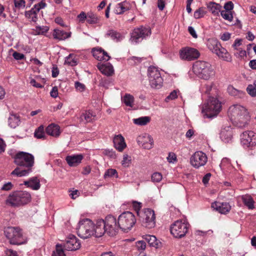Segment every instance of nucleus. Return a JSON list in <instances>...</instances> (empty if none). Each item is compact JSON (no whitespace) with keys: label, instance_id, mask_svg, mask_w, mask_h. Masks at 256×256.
Masks as SVG:
<instances>
[{"label":"nucleus","instance_id":"nucleus-1","mask_svg":"<svg viewBox=\"0 0 256 256\" xmlns=\"http://www.w3.org/2000/svg\"><path fill=\"white\" fill-rule=\"evenodd\" d=\"M228 116L231 121L238 127L244 128L248 124L250 116L243 106L235 104L228 109Z\"/></svg>","mask_w":256,"mask_h":256},{"label":"nucleus","instance_id":"nucleus-2","mask_svg":"<svg viewBox=\"0 0 256 256\" xmlns=\"http://www.w3.org/2000/svg\"><path fill=\"white\" fill-rule=\"evenodd\" d=\"M120 229L118 220L114 216L108 215L105 220H97V234L102 236L105 233L110 236L116 235Z\"/></svg>","mask_w":256,"mask_h":256},{"label":"nucleus","instance_id":"nucleus-3","mask_svg":"<svg viewBox=\"0 0 256 256\" xmlns=\"http://www.w3.org/2000/svg\"><path fill=\"white\" fill-rule=\"evenodd\" d=\"M78 236L83 239L88 238L92 236L100 238L97 234V220L94 223L89 218L81 219L77 228Z\"/></svg>","mask_w":256,"mask_h":256},{"label":"nucleus","instance_id":"nucleus-4","mask_svg":"<svg viewBox=\"0 0 256 256\" xmlns=\"http://www.w3.org/2000/svg\"><path fill=\"white\" fill-rule=\"evenodd\" d=\"M193 72L200 78L209 80L214 75V70L212 64L206 61L197 60L192 66Z\"/></svg>","mask_w":256,"mask_h":256},{"label":"nucleus","instance_id":"nucleus-5","mask_svg":"<svg viewBox=\"0 0 256 256\" xmlns=\"http://www.w3.org/2000/svg\"><path fill=\"white\" fill-rule=\"evenodd\" d=\"M221 108L222 105L219 100L216 97L209 96L202 106V112L204 118H212L218 114Z\"/></svg>","mask_w":256,"mask_h":256},{"label":"nucleus","instance_id":"nucleus-6","mask_svg":"<svg viewBox=\"0 0 256 256\" xmlns=\"http://www.w3.org/2000/svg\"><path fill=\"white\" fill-rule=\"evenodd\" d=\"M4 234L10 244L20 245L26 244L27 242V238L24 234L20 227H7L4 230Z\"/></svg>","mask_w":256,"mask_h":256},{"label":"nucleus","instance_id":"nucleus-7","mask_svg":"<svg viewBox=\"0 0 256 256\" xmlns=\"http://www.w3.org/2000/svg\"><path fill=\"white\" fill-rule=\"evenodd\" d=\"M136 222L134 215L130 212H126L120 214L118 218L120 229L128 232L132 229Z\"/></svg>","mask_w":256,"mask_h":256},{"label":"nucleus","instance_id":"nucleus-8","mask_svg":"<svg viewBox=\"0 0 256 256\" xmlns=\"http://www.w3.org/2000/svg\"><path fill=\"white\" fill-rule=\"evenodd\" d=\"M138 216L142 224L146 228H152L155 226V214L154 211L150 208L144 209L138 212Z\"/></svg>","mask_w":256,"mask_h":256},{"label":"nucleus","instance_id":"nucleus-9","mask_svg":"<svg viewBox=\"0 0 256 256\" xmlns=\"http://www.w3.org/2000/svg\"><path fill=\"white\" fill-rule=\"evenodd\" d=\"M188 226L186 220H178L171 226L170 232L176 238H182L187 233Z\"/></svg>","mask_w":256,"mask_h":256},{"label":"nucleus","instance_id":"nucleus-10","mask_svg":"<svg viewBox=\"0 0 256 256\" xmlns=\"http://www.w3.org/2000/svg\"><path fill=\"white\" fill-rule=\"evenodd\" d=\"M148 74L150 85L152 88H159L162 86L163 80L158 68L154 66H150Z\"/></svg>","mask_w":256,"mask_h":256},{"label":"nucleus","instance_id":"nucleus-11","mask_svg":"<svg viewBox=\"0 0 256 256\" xmlns=\"http://www.w3.org/2000/svg\"><path fill=\"white\" fill-rule=\"evenodd\" d=\"M14 163L18 166L31 168L34 164V156L30 154L20 152L15 156Z\"/></svg>","mask_w":256,"mask_h":256},{"label":"nucleus","instance_id":"nucleus-12","mask_svg":"<svg viewBox=\"0 0 256 256\" xmlns=\"http://www.w3.org/2000/svg\"><path fill=\"white\" fill-rule=\"evenodd\" d=\"M151 34V30L149 28L141 27L135 28L131 33L130 42L132 44H136L143 38L148 36Z\"/></svg>","mask_w":256,"mask_h":256},{"label":"nucleus","instance_id":"nucleus-13","mask_svg":"<svg viewBox=\"0 0 256 256\" xmlns=\"http://www.w3.org/2000/svg\"><path fill=\"white\" fill-rule=\"evenodd\" d=\"M240 140L244 148H251L256 144V134L250 130L244 132L240 136Z\"/></svg>","mask_w":256,"mask_h":256},{"label":"nucleus","instance_id":"nucleus-14","mask_svg":"<svg viewBox=\"0 0 256 256\" xmlns=\"http://www.w3.org/2000/svg\"><path fill=\"white\" fill-rule=\"evenodd\" d=\"M179 54L181 60L186 61L194 60L200 56V52L196 49L188 46L182 48L180 50Z\"/></svg>","mask_w":256,"mask_h":256},{"label":"nucleus","instance_id":"nucleus-15","mask_svg":"<svg viewBox=\"0 0 256 256\" xmlns=\"http://www.w3.org/2000/svg\"><path fill=\"white\" fill-rule=\"evenodd\" d=\"M208 162V157L205 153L202 151L195 152L190 158L191 165L196 168L204 166Z\"/></svg>","mask_w":256,"mask_h":256},{"label":"nucleus","instance_id":"nucleus-16","mask_svg":"<svg viewBox=\"0 0 256 256\" xmlns=\"http://www.w3.org/2000/svg\"><path fill=\"white\" fill-rule=\"evenodd\" d=\"M62 246V249L64 248L67 250H78L81 246V244L80 240L74 235L70 234L66 239V241Z\"/></svg>","mask_w":256,"mask_h":256},{"label":"nucleus","instance_id":"nucleus-17","mask_svg":"<svg viewBox=\"0 0 256 256\" xmlns=\"http://www.w3.org/2000/svg\"><path fill=\"white\" fill-rule=\"evenodd\" d=\"M137 142L139 146L145 149H151L154 144V140L152 136L148 134H143L137 138Z\"/></svg>","mask_w":256,"mask_h":256},{"label":"nucleus","instance_id":"nucleus-18","mask_svg":"<svg viewBox=\"0 0 256 256\" xmlns=\"http://www.w3.org/2000/svg\"><path fill=\"white\" fill-rule=\"evenodd\" d=\"M212 208L222 214H226L228 212L231 206L228 202H214L212 204Z\"/></svg>","mask_w":256,"mask_h":256},{"label":"nucleus","instance_id":"nucleus-19","mask_svg":"<svg viewBox=\"0 0 256 256\" xmlns=\"http://www.w3.org/2000/svg\"><path fill=\"white\" fill-rule=\"evenodd\" d=\"M92 52L93 56L98 60L108 61L110 59L108 53L100 48H94Z\"/></svg>","mask_w":256,"mask_h":256},{"label":"nucleus","instance_id":"nucleus-20","mask_svg":"<svg viewBox=\"0 0 256 256\" xmlns=\"http://www.w3.org/2000/svg\"><path fill=\"white\" fill-rule=\"evenodd\" d=\"M84 156L82 154H72L68 156L66 158V160L70 166H76L82 162Z\"/></svg>","mask_w":256,"mask_h":256},{"label":"nucleus","instance_id":"nucleus-21","mask_svg":"<svg viewBox=\"0 0 256 256\" xmlns=\"http://www.w3.org/2000/svg\"><path fill=\"white\" fill-rule=\"evenodd\" d=\"M132 6L130 2L124 1L118 4L114 9V12L116 14H122L124 12L130 10Z\"/></svg>","mask_w":256,"mask_h":256},{"label":"nucleus","instance_id":"nucleus-22","mask_svg":"<svg viewBox=\"0 0 256 256\" xmlns=\"http://www.w3.org/2000/svg\"><path fill=\"white\" fill-rule=\"evenodd\" d=\"M97 66L100 72L106 76H110L114 74V68L109 62L106 64L99 63Z\"/></svg>","mask_w":256,"mask_h":256},{"label":"nucleus","instance_id":"nucleus-23","mask_svg":"<svg viewBox=\"0 0 256 256\" xmlns=\"http://www.w3.org/2000/svg\"><path fill=\"white\" fill-rule=\"evenodd\" d=\"M113 142L114 148L119 152H122L126 146L124 138L120 134L115 136Z\"/></svg>","mask_w":256,"mask_h":256},{"label":"nucleus","instance_id":"nucleus-24","mask_svg":"<svg viewBox=\"0 0 256 256\" xmlns=\"http://www.w3.org/2000/svg\"><path fill=\"white\" fill-rule=\"evenodd\" d=\"M220 138L224 142H228L232 138V130L230 126L222 128L220 132Z\"/></svg>","mask_w":256,"mask_h":256},{"label":"nucleus","instance_id":"nucleus-25","mask_svg":"<svg viewBox=\"0 0 256 256\" xmlns=\"http://www.w3.org/2000/svg\"><path fill=\"white\" fill-rule=\"evenodd\" d=\"M24 184L33 190H37L40 188V180L37 177H32L24 182Z\"/></svg>","mask_w":256,"mask_h":256},{"label":"nucleus","instance_id":"nucleus-26","mask_svg":"<svg viewBox=\"0 0 256 256\" xmlns=\"http://www.w3.org/2000/svg\"><path fill=\"white\" fill-rule=\"evenodd\" d=\"M106 36L107 37L111 38L114 41L118 42L121 41L124 38V35L123 34L120 33L114 30H108Z\"/></svg>","mask_w":256,"mask_h":256},{"label":"nucleus","instance_id":"nucleus-27","mask_svg":"<svg viewBox=\"0 0 256 256\" xmlns=\"http://www.w3.org/2000/svg\"><path fill=\"white\" fill-rule=\"evenodd\" d=\"M46 132L54 137H58L60 135V126L56 124H52L48 125L46 129Z\"/></svg>","mask_w":256,"mask_h":256},{"label":"nucleus","instance_id":"nucleus-28","mask_svg":"<svg viewBox=\"0 0 256 256\" xmlns=\"http://www.w3.org/2000/svg\"><path fill=\"white\" fill-rule=\"evenodd\" d=\"M71 36L70 32H66L59 29H54L52 34V36L54 39L58 40H64Z\"/></svg>","mask_w":256,"mask_h":256},{"label":"nucleus","instance_id":"nucleus-29","mask_svg":"<svg viewBox=\"0 0 256 256\" xmlns=\"http://www.w3.org/2000/svg\"><path fill=\"white\" fill-rule=\"evenodd\" d=\"M206 45L208 48L214 54L218 52L222 46L218 40L214 38L208 39Z\"/></svg>","mask_w":256,"mask_h":256},{"label":"nucleus","instance_id":"nucleus-30","mask_svg":"<svg viewBox=\"0 0 256 256\" xmlns=\"http://www.w3.org/2000/svg\"><path fill=\"white\" fill-rule=\"evenodd\" d=\"M206 6L209 11L214 16H218L219 13L222 11L221 5L214 2H209Z\"/></svg>","mask_w":256,"mask_h":256},{"label":"nucleus","instance_id":"nucleus-31","mask_svg":"<svg viewBox=\"0 0 256 256\" xmlns=\"http://www.w3.org/2000/svg\"><path fill=\"white\" fill-rule=\"evenodd\" d=\"M21 204H26L31 200L30 194L26 191L16 192Z\"/></svg>","mask_w":256,"mask_h":256},{"label":"nucleus","instance_id":"nucleus-32","mask_svg":"<svg viewBox=\"0 0 256 256\" xmlns=\"http://www.w3.org/2000/svg\"><path fill=\"white\" fill-rule=\"evenodd\" d=\"M244 205L249 210L254 208V201L250 195L244 194L241 197Z\"/></svg>","mask_w":256,"mask_h":256},{"label":"nucleus","instance_id":"nucleus-33","mask_svg":"<svg viewBox=\"0 0 256 256\" xmlns=\"http://www.w3.org/2000/svg\"><path fill=\"white\" fill-rule=\"evenodd\" d=\"M213 82L208 83L202 87L201 91L202 92L207 94H214L216 93L217 90L214 87Z\"/></svg>","mask_w":256,"mask_h":256},{"label":"nucleus","instance_id":"nucleus-34","mask_svg":"<svg viewBox=\"0 0 256 256\" xmlns=\"http://www.w3.org/2000/svg\"><path fill=\"white\" fill-rule=\"evenodd\" d=\"M122 102L126 106L132 108L134 106V97L129 94H126L123 96H121Z\"/></svg>","mask_w":256,"mask_h":256},{"label":"nucleus","instance_id":"nucleus-35","mask_svg":"<svg viewBox=\"0 0 256 256\" xmlns=\"http://www.w3.org/2000/svg\"><path fill=\"white\" fill-rule=\"evenodd\" d=\"M20 123V117L15 114H11L8 118V124L12 128H16Z\"/></svg>","mask_w":256,"mask_h":256},{"label":"nucleus","instance_id":"nucleus-36","mask_svg":"<svg viewBox=\"0 0 256 256\" xmlns=\"http://www.w3.org/2000/svg\"><path fill=\"white\" fill-rule=\"evenodd\" d=\"M6 203L12 206H18L22 205L16 192L10 195L6 200Z\"/></svg>","mask_w":256,"mask_h":256},{"label":"nucleus","instance_id":"nucleus-37","mask_svg":"<svg viewBox=\"0 0 256 256\" xmlns=\"http://www.w3.org/2000/svg\"><path fill=\"white\" fill-rule=\"evenodd\" d=\"M216 54L220 58H222L223 60L230 62L231 60V56L229 54L227 50L221 46L220 48L218 50V52Z\"/></svg>","mask_w":256,"mask_h":256},{"label":"nucleus","instance_id":"nucleus-38","mask_svg":"<svg viewBox=\"0 0 256 256\" xmlns=\"http://www.w3.org/2000/svg\"><path fill=\"white\" fill-rule=\"evenodd\" d=\"M94 117L95 116L93 114L92 112L86 111L82 114L80 119L81 122L86 123L92 122Z\"/></svg>","mask_w":256,"mask_h":256},{"label":"nucleus","instance_id":"nucleus-39","mask_svg":"<svg viewBox=\"0 0 256 256\" xmlns=\"http://www.w3.org/2000/svg\"><path fill=\"white\" fill-rule=\"evenodd\" d=\"M31 172V168H28L26 170H22L20 168H16L12 172L11 174L22 177L28 176Z\"/></svg>","mask_w":256,"mask_h":256},{"label":"nucleus","instance_id":"nucleus-40","mask_svg":"<svg viewBox=\"0 0 256 256\" xmlns=\"http://www.w3.org/2000/svg\"><path fill=\"white\" fill-rule=\"evenodd\" d=\"M48 30V26H36L32 30V33L34 35H44Z\"/></svg>","mask_w":256,"mask_h":256},{"label":"nucleus","instance_id":"nucleus-41","mask_svg":"<svg viewBox=\"0 0 256 256\" xmlns=\"http://www.w3.org/2000/svg\"><path fill=\"white\" fill-rule=\"evenodd\" d=\"M38 12L33 8L30 10L26 12L25 16L28 18L31 21L36 22L38 19Z\"/></svg>","mask_w":256,"mask_h":256},{"label":"nucleus","instance_id":"nucleus-42","mask_svg":"<svg viewBox=\"0 0 256 256\" xmlns=\"http://www.w3.org/2000/svg\"><path fill=\"white\" fill-rule=\"evenodd\" d=\"M133 122L135 124L138 126H145L150 120V118L148 116H142L133 119Z\"/></svg>","mask_w":256,"mask_h":256},{"label":"nucleus","instance_id":"nucleus-43","mask_svg":"<svg viewBox=\"0 0 256 256\" xmlns=\"http://www.w3.org/2000/svg\"><path fill=\"white\" fill-rule=\"evenodd\" d=\"M100 18L92 12L87 13L86 21L90 24H96L98 23Z\"/></svg>","mask_w":256,"mask_h":256},{"label":"nucleus","instance_id":"nucleus-44","mask_svg":"<svg viewBox=\"0 0 256 256\" xmlns=\"http://www.w3.org/2000/svg\"><path fill=\"white\" fill-rule=\"evenodd\" d=\"M34 136L38 139H44L46 138V134L43 126L41 125L36 129L34 132Z\"/></svg>","mask_w":256,"mask_h":256},{"label":"nucleus","instance_id":"nucleus-45","mask_svg":"<svg viewBox=\"0 0 256 256\" xmlns=\"http://www.w3.org/2000/svg\"><path fill=\"white\" fill-rule=\"evenodd\" d=\"M64 64L70 66H74L78 64V60L73 54H70L66 58Z\"/></svg>","mask_w":256,"mask_h":256},{"label":"nucleus","instance_id":"nucleus-46","mask_svg":"<svg viewBox=\"0 0 256 256\" xmlns=\"http://www.w3.org/2000/svg\"><path fill=\"white\" fill-rule=\"evenodd\" d=\"M145 238L150 246L156 248L158 246V242L155 236L148 235L146 236Z\"/></svg>","mask_w":256,"mask_h":256},{"label":"nucleus","instance_id":"nucleus-47","mask_svg":"<svg viewBox=\"0 0 256 256\" xmlns=\"http://www.w3.org/2000/svg\"><path fill=\"white\" fill-rule=\"evenodd\" d=\"M144 60V58L131 56L128 59V62L130 65L134 66L140 64Z\"/></svg>","mask_w":256,"mask_h":256},{"label":"nucleus","instance_id":"nucleus-48","mask_svg":"<svg viewBox=\"0 0 256 256\" xmlns=\"http://www.w3.org/2000/svg\"><path fill=\"white\" fill-rule=\"evenodd\" d=\"M220 14L224 19L230 22H232L233 20V15L232 11L222 10Z\"/></svg>","mask_w":256,"mask_h":256},{"label":"nucleus","instance_id":"nucleus-49","mask_svg":"<svg viewBox=\"0 0 256 256\" xmlns=\"http://www.w3.org/2000/svg\"><path fill=\"white\" fill-rule=\"evenodd\" d=\"M227 90L228 93L232 96H240L244 93L243 92L236 89L232 86H229L228 87Z\"/></svg>","mask_w":256,"mask_h":256},{"label":"nucleus","instance_id":"nucleus-50","mask_svg":"<svg viewBox=\"0 0 256 256\" xmlns=\"http://www.w3.org/2000/svg\"><path fill=\"white\" fill-rule=\"evenodd\" d=\"M131 162V156H128V154H124L123 155L122 160L121 162L122 166L124 168H128L130 166Z\"/></svg>","mask_w":256,"mask_h":256},{"label":"nucleus","instance_id":"nucleus-51","mask_svg":"<svg viewBox=\"0 0 256 256\" xmlns=\"http://www.w3.org/2000/svg\"><path fill=\"white\" fill-rule=\"evenodd\" d=\"M115 176L118 178V174L117 171L115 169L110 168L108 170L104 173V178H110Z\"/></svg>","mask_w":256,"mask_h":256},{"label":"nucleus","instance_id":"nucleus-52","mask_svg":"<svg viewBox=\"0 0 256 256\" xmlns=\"http://www.w3.org/2000/svg\"><path fill=\"white\" fill-rule=\"evenodd\" d=\"M52 256H66L64 253L62 244L56 246V250L54 252Z\"/></svg>","mask_w":256,"mask_h":256},{"label":"nucleus","instance_id":"nucleus-53","mask_svg":"<svg viewBox=\"0 0 256 256\" xmlns=\"http://www.w3.org/2000/svg\"><path fill=\"white\" fill-rule=\"evenodd\" d=\"M206 14V11L203 8H200L196 10L194 14V16L196 18H200L203 17Z\"/></svg>","mask_w":256,"mask_h":256},{"label":"nucleus","instance_id":"nucleus-54","mask_svg":"<svg viewBox=\"0 0 256 256\" xmlns=\"http://www.w3.org/2000/svg\"><path fill=\"white\" fill-rule=\"evenodd\" d=\"M246 91L248 93L252 96H256V86L254 84H249L247 88Z\"/></svg>","mask_w":256,"mask_h":256},{"label":"nucleus","instance_id":"nucleus-55","mask_svg":"<svg viewBox=\"0 0 256 256\" xmlns=\"http://www.w3.org/2000/svg\"><path fill=\"white\" fill-rule=\"evenodd\" d=\"M136 246L139 251H144L146 248V243L144 240H138L136 242Z\"/></svg>","mask_w":256,"mask_h":256},{"label":"nucleus","instance_id":"nucleus-56","mask_svg":"<svg viewBox=\"0 0 256 256\" xmlns=\"http://www.w3.org/2000/svg\"><path fill=\"white\" fill-rule=\"evenodd\" d=\"M236 52L234 53V55L238 58H243L246 56V52L245 50L242 49L241 48L238 50H236Z\"/></svg>","mask_w":256,"mask_h":256},{"label":"nucleus","instance_id":"nucleus-57","mask_svg":"<svg viewBox=\"0 0 256 256\" xmlns=\"http://www.w3.org/2000/svg\"><path fill=\"white\" fill-rule=\"evenodd\" d=\"M162 176L160 172H154L152 176V180L153 182H158L162 180Z\"/></svg>","mask_w":256,"mask_h":256},{"label":"nucleus","instance_id":"nucleus-58","mask_svg":"<svg viewBox=\"0 0 256 256\" xmlns=\"http://www.w3.org/2000/svg\"><path fill=\"white\" fill-rule=\"evenodd\" d=\"M178 97V92L176 90H174L166 98L165 102H168L170 100H174Z\"/></svg>","mask_w":256,"mask_h":256},{"label":"nucleus","instance_id":"nucleus-59","mask_svg":"<svg viewBox=\"0 0 256 256\" xmlns=\"http://www.w3.org/2000/svg\"><path fill=\"white\" fill-rule=\"evenodd\" d=\"M104 153L106 156H107L110 158L115 159L116 158V155L115 152L112 150H105L104 152Z\"/></svg>","mask_w":256,"mask_h":256},{"label":"nucleus","instance_id":"nucleus-60","mask_svg":"<svg viewBox=\"0 0 256 256\" xmlns=\"http://www.w3.org/2000/svg\"><path fill=\"white\" fill-rule=\"evenodd\" d=\"M14 2L15 7L18 9L24 8L25 7V1L24 0H20L18 1L14 0Z\"/></svg>","mask_w":256,"mask_h":256},{"label":"nucleus","instance_id":"nucleus-61","mask_svg":"<svg viewBox=\"0 0 256 256\" xmlns=\"http://www.w3.org/2000/svg\"><path fill=\"white\" fill-rule=\"evenodd\" d=\"M166 159L170 163L174 164L176 161V156L174 153L170 152Z\"/></svg>","mask_w":256,"mask_h":256},{"label":"nucleus","instance_id":"nucleus-62","mask_svg":"<svg viewBox=\"0 0 256 256\" xmlns=\"http://www.w3.org/2000/svg\"><path fill=\"white\" fill-rule=\"evenodd\" d=\"M132 204V206L137 214L138 212H142V211L140 210L142 208V203L141 202H138L136 201H133Z\"/></svg>","mask_w":256,"mask_h":256},{"label":"nucleus","instance_id":"nucleus-63","mask_svg":"<svg viewBox=\"0 0 256 256\" xmlns=\"http://www.w3.org/2000/svg\"><path fill=\"white\" fill-rule=\"evenodd\" d=\"M74 86L76 90L80 92H82L85 90V86L78 82H75Z\"/></svg>","mask_w":256,"mask_h":256},{"label":"nucleus","instance_id":"nucleus-64","mask_svg":"<svg viewBox=\"0 0 256 256\" xmlns=\"http://www.w3.org/2000/svg\"><path fill=\"white\" fill-rule=\"evenodd\" d=\"M87 18V14L84 12H82L78 16V19L79 22L83 23L86 20Z\"/></svg>","mask_w":256,"mask_h":256}]
</instances>
